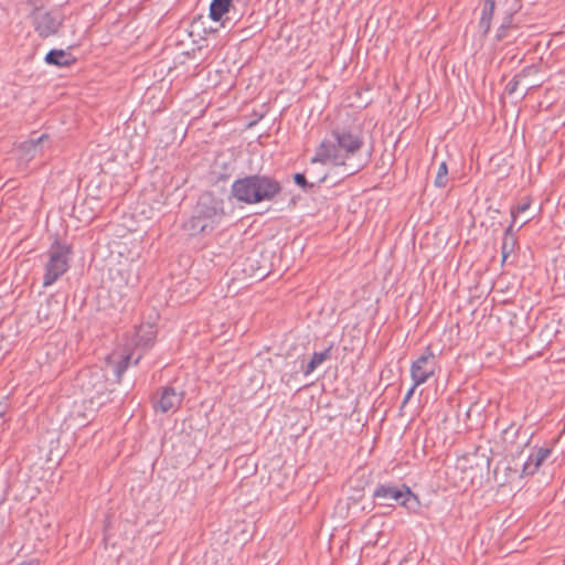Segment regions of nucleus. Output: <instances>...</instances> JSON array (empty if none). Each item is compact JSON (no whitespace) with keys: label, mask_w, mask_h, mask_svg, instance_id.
<instances>
[{"label":"nucleus","mask_w":565,"mask_h":565,"mask_svg":"<svg viewBox=\"0 0 565 565\" xmlns=\"http://www.w3.org/2000/svg\"><path fill=\"white\" fill-rule=\"evenodd\" d=\"M46 138H47V135L43 134L42 136L38 137L36 139H30V143L35 147Z\"/></svg>","instance_id":"nucleus-26"},{"label":"nucleus","mask_w":565,"mask_h":565,"mask_svg":"<svg viewBox=\"0 0 565 565\" xmlns=\"http://www.w3.org/2000/svg\"><path fill=\"white\" fill-rule=\"evenodd\" d=\"M510 1H511V4L508 8L505 13L514 17L522 9V3H521V0H510Z\"/></svg>","instance_id":"nucleus-22"},{"label":"nucleus","mask_w":565,"mask_h":565,"mask_svg":"<svg viewBox=\"0 0 565 565\" xmlns=\"http://www.w3.org/2000/svg\"><path fill=\"white\" fill-rule=\"evenodd\" d=\"M225 215L224 202L212 192L203 193L183 223V230L191 236L212 232Z\"/></svg>","instance_id":"nucleus-3"},{"label":"nucleus","mask_w":565,"mask_h":565,"mask_svg":"<svg viewBox=\"0 0 565 565\" xmlns=\"http://www.w3.org/2000/svg\"><path fill=\"white\" fill-rule=\"evenodd\" d=\"M18 565H40V562L38 559H29V561L21 562Z\"/></svg>","instance_id":"nucleus-27"},{"label":"nucleus","mask_w":565,"mask_h":565,"mask_svg":"<svg viewBox=\"0 0 565 565\" xmlns=\"http://www.w3.org/2000/svg\"><path fill=\"white\" fill-rule=\"evenodd\" d=\"M513 428H514V424L512 423V424H510V426H509V427H507V428L503 430V434H508V433H509V430H511V429H513Z\"/></svg>","instance_id":"nucleus-28"},{"label":"nucleus","mask_w":565,"mask_h":565,"mask_svg":"<svg viewBox=\"0 0 565 565\" xmlns=\"http://www.w3.org/2000/svg\"><path fill=\"white\" fill-rule=\"evenodd\" d=\"M234 168L230 163H224L222 167V171H212V175L214 177V181L226 182L233 174Z\"/></svg>","instance_id":"nucleus-20"},{"label":"nucleus","mask_w":565,"mask_h":565,"mask_svg":"<svg viewBox=\"0 0 565 565\" xmlns=\"http://www.w3.org/2000/svg\"><path fill=\"white\" fill-rule=\"evenodd\" d=\"M292 180L294 182L300 186L305 192H308L309 190H311L313 188V183H310L307 181V178L303 173H295L292 175Z\"/></svg>","instance_id":"nucleus-21"},{"label":"nucleus","mask_w":565,"mask_h":565,"mask_svg":"<svg viewBox=\"0 0 565 565\" xmlns=\"http://www.w3.org/2000/svg\"><path fill=\"white\" fill-rule=\"evenodd\" d=\"M495 1L484 0L481 17L479 20V29L483 35H487L491 29V21L494 14Z\"/></svg>","instance_id":"nucleus-12"},{"label":"nucleus","mask_w":565,"mask_h":565,"mask_svg":"<svg viewBox=\"0 0 565 565\" xmlns=\"http://www.w3.org/2000/svg\"><path fill=\"white\" fill-rule=\"evenodd\" d=\"M282 191L281 183L269 174H247L236 179L230 198L244 204H258L274 201Z\"/></svg>","instance_id":"nucleus-2"},{"label":"nucleus","mask_w":565,"mask_h":565,"mask_svg":"<svg viewBox=\"0 0 565 565\" xmlns=\"http://www.w3.org/2000/svg\"><path fill=\"white\" fill-rule=\"evenodd\" d=\"M520 81L516 78V76H514L507 85L505 89L507 92L511 95L513 93H515L516 88H518V85H519Z\"/></svg>","instance_id":"nucleus-23"},{"label":"nucleus","mask_w":565,"mask_h":565,"mask_svg":"<svg viewBox=\"0 0 565 565\" xmlns=\"http://www.w3.org/2000/svg\"><path fill=\"white\" fill-rule=\"evenodd\" d=\"M514 223H515V221L512 220L510 225L505 228V231L503 233V237L516 238L514 236V232H513Z\"/></svg>","instance_id":"nucleus-25"},{"label":"nucleus","mask_w":565,"mask_h":565,"mask_svg":"<svg viewBox=\"0 0 565 565\" xmlns=\"http://www.w3.org/2000/svg\"><path fill=\"white\" fill-rule=\"evenodd\" d=\"M552 454L553 447L550 445H544L542 447H532L527 456V459L522 466L521 476H534L542 467V465L552 456Z\"/></svg>","instance_id":"nucleus-10"},{"label":"nucleus","mask_w":565,"mask_h":565,"mask_svg":"<svg viewBox=\"0 0 565 565\" xmlns=\"http://www.w3.org/2000/svg\"><path fill=\"white\" fill-rule=\"evenodd\" d=\"M333 344H330L322 352H315L308 362V364L303 367L302 372L305 375L311 374L321 363L331 358Z\"/></svg>","instance_id":"nucleus-13"},{"label":"nucleus","mask_w":565,"mask_h":565,"mask_svg":"<svg viewBox=\"0 0 565 565\" xmlns=\"http://www.w3.org/2000/svg\"><path fill=\"white\" fill-rule=\"evenodd\" d=\"M44 61L49 65L63 67L71 66L76 62V58L73 57L72 54L66 52L65 50L52 49L46 53Z\"/></svg>","instance_id":"nucleus-11"},{"label":"nucleus","mask_w":565,"mask_h":565,"mask_svg":"<svg viewBox=\"0 0 565 565\" xmlns=\"http://www.w3.org/2000/svg\"><path fill=\"white\" fill-rule=\"evenodd\" d=\"M448 184V166L445 161L440 162L435 180L434 185L436 188H446Z\"/></svg>","instance_id":"nucleus-18"},{"label":"nucleus","mask_w":565,"mask_h":565,"mask_svg":"<svg viewBox=\"0 0 565 565\" xmlns=\"http://www.w3.org/2000/svg\"><path fill=\"white\" fill-rule=\"evenodd\" d=\"M157 333V327L151 322H142L135 327V333L131 338L130 344L135 352L138 351V354L134 360V365H137L143 354L153 347Z\"/></svg>","instance_id":"nucleus-7"},{"label":"nucleus","mask_w":565,"mask_h":565,"mask_svg":"<svg viewBox=\"0 0 565 565\" xmlns=\"http://www.w3.org/2000/svg\"><path fill=\"white\" fill-rule=\"evenodd\" d=\"M417 386H418V385H415V382H413L412 387L407 391V393H406V394H405V396H404V399H403V403H402V405H403V406H404V405H406V404L409 402V399H411V398H412V396L414 395V392H415V390H416V387H417Z\"/></svg>","instance_id":"nucleus-24"},{"label":"nucleus","mask_w":565,"mask_h":565,"mask_svg":"<svg viewBox=\"0 0 565 565\" xmlns=\"http://www.w3.org/2000/svg\"><path fill=\"white\" fill-rule=\"evenodd\" d=\"M72 246L66 242L55 239L47 252L49 259L44 267L43 287L53 285L70 268Z\"/></svg>","instance_id":"nucleus-5"},{"label":"nucleus","mask_w":565,"mask_h":565,"mask_svg":"<svg viewBox=\"0 0 565 565\" xmlns=\"http://www.w3.org/2000/svg\"><path fill=\"white\" fill-rule=\"evenodd\" d=\"M232 0H212L210 3V18L217 22L230 11Z\"/></svg>","instance_id":"nucleus-15"},{"label":"nucleus","mask_w":565,"mask_h":565,"mask_svg":"<svg viewBox=\"0 0 565 565\" xmlns=\"http://www.w3.org/2000/svg\"><path fill=\"white\" fill-rule=\"evenodd\" d=\"M518 245L516 238L502 237L501 256L502 264L507 263Z\"/></svg>","instance_id":"nucleus-17"},{"label":"nucleus","mask_w":565,"mask_h":565,"mask_svg":"<svg viewBox=\"0 0 565 565\" xmlns=\"http://www.w3.org/2000/svg\"><path fill=\"white\" fill-rule=\"evenodd\" d=\"M136 353H135V350H131L129 352H126L125 354L121 355L120 360L117 361L114 365V374L116 376V382L117 383H120L121 382V377L124 375V373L126 372V370L128 369V366L130 364L134 365V360L136 359Z\"/></svg>","instance_id":"nucleus-14"},{"label":"nucleus","mask_w":565,"mask_h":565,"mask_svg":"<svg viewBox=\"0 0 565 565\" xmlns=\"http://www.w3.org/2000/svg\"><path fill=\"white\" fill-rule=\"evenodd\" d=\"M372 498L381 507L399 505L414 514H418L422 507L418 495L405 483H380L375 487Z\"/></svg>","instance_id":"nucleus-4"},{"label":"nucleus","mask_w":565,"mask_h":565,"mask_svg":"<svg viewBox=\"0 0 565 565\" xmlns=\"http://www.w3.org/2000/svg\"><path fill=\"white\" fill-rule=\"evenodd\" d=\"M331 139H323L316 148L311 158L312 163L331 162L333 166H344L345 160L358 153L364 146L360 125H334L330 132Z\"/></svg>","instance_id":"nucleus-1"},{"label":"nucleus","mask_w":565,"mask_h":565,"mask_svg":"<svg viewBox=\"0 0 565 565\" xmlns=\"http://www.w3.org/2000/svg\"><path fill=\"white\" fill-rule=\"evenodd\" d=\"M532 199L530 196H523L516 205H513L510 210V214L513 221L516 220V216L519 214L526 212L530 209Z\"/></svg>","instance_id":"nucleus-19"},{"label":"nucleus","mask_w":565,"mask_h":565,"mask_svg":"<svg viewBox=\"0 0 565 565\" xmlns=\"http://www.w3.org/2000/svg\"><path fill=\"white\" fill-rule=\"evenodd\" d=\"M34 31L42 39H46L58 32L63 23L61 14L54 11H42L35 8L31 13Z\"/></svg>","instance_id":"nucleus-8"},{"label":"nucleus","mask_w":565,"mask_h":565,"mask_svg":"<svg viewBox=\"0 0 565 565\" xmlns=\"http://www.w3.org/2000/svg\"><path fill=\"white\" fill-rule=\"evenodd\" d=\"M513 19L514 17L505 13V15L502 19L501 25L497 30V41H503L508 36L509 30L516 29V25L513 23Z\"/></svg>","instance_id":"nucleus-16"},{"label":"nucleus","mask_w":565,"mask_h":565,"mask_svg":"<svg viewBox=\"0 0 565 565\" xmlns=\"http://www.w3.org/2000/svg\"><path fill=\"white\" fill-rule=\"evenodd\" d=\"M183 401V393H179L172 386H163L153 397V408L156 412L168 413L179 409Z\"/></svg>","instance_id":"nucleus-9"},{"label":"nucleus","mask_w":565,"mask_h":565,"mask_svg":"<svg viewBox=\"0 0 565 565\" xmlns=\"http://www.w3.org/2000/svg\"><path fill=\"white\" fill-rule=\"evenodd\" d=\"M436 367V355L433 352L431 345H427L424 352L411 365V377L415 385H422L433 377Z\"/></svg>","instance_id":"nucleus-6"}]
</instances>
